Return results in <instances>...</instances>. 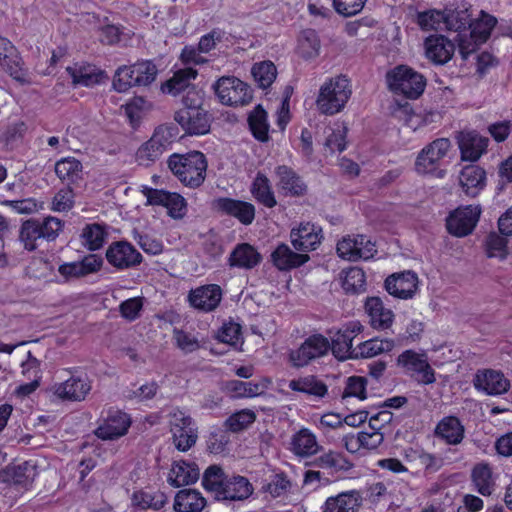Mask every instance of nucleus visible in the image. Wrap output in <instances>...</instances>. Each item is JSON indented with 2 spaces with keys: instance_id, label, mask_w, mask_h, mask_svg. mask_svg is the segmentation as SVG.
Segmentation results:
<instances>
[{
  "instance_id": "obj_1",
  "label": "nucleus",
  "mask_w": 512,
  "mask_h": 512,
  "mask_svg": "<svg viewBox=\"0 0 512 512\" xmlns=\"http://www.w3.org/2000/svg\"><path fill=\"white\" fill-rule=\"evenodd\" d=\"M167 163L173 175L186 187L198 188L203 184L208 164L202 152L174 153Z\"/></svg>"
},
{
  "instance_id": "obj_2",
  "label": "nucleus",
  "mask_w": 512,
  "mask_h": 512,
  "mask_svg": "<svg viewBox=\"0 0 512 512\" xmlns=\"http://www.w3.org/2000/svg\"><path fill=\"white\" fill-rule=\"evenodd\" d=\"M352 95V85L346 75H338L327 79L320 87L316 106L318 111L333 116L344 110Z\"/></svg>"
},
{
  "instance_id": "obj_3",
  "label": "nucleus",
  "mask_w": 512,
  "mask_h": 512,
  "mask_svg": "<svg viewBox=\"0 0 512 512\" xmlns=\"http://www.w3.org/2000/svg\"><path fill=\"white\" fill-rule=\"evenodd\" d=\"M388 88L396 95L408 99L420 97L426 87V78L408 65L400 64L386 74Z\"/></svg>"
},
{
  "instance_id": "obj_4",
  "label": "nucleus",
  "mask_w": 512,
  "mask_h": 512,
  "mask_svg": "<svg viewBox=\"0 0 512 512\" xmlns=\"http://www.w3.org/2000/svg\"><path fill=\"white\" fill-rule=\"evenodd\" d=\"M157 75V68L152 61H138L132 65L119 67L113 77V88L120 93L135 86L151 84Z\"/></svg>"
},
{
  "instance_id": "obj_5",
  "label": "nucleus",
  "mask_w": 512,
  "mask_h": 512,
  "mask_svg": "<svg viewBox=\"0 0 512 512\" xmlns=\"http://www.w3.org/2000/svg\"><path fill=\"white\" fill-rule=\"evenodd\" d=\"M396 365L402 372L421 385H430L436 381L435 370L428 361L425 352L407 349L396 358Z\"/></svg>"
},
{
  "instance_id": "obj_6",
  "label": "nucleus",
  "mask_w": 512,
  "mask_h": 512,
  "mask_svg": "<svg viewBox=\"0 0 512 512\" xmlns=\"http://www.w3.org/2000/svg\"><path fill=\"white\" fill-rule=\"evenodd\" d=\"M97 422L94 435L103 441H112L128 433L132 425V417L129 413L112 406L101 412Z\"/></svg>"
},
{
  "instance_id": "obj_7",
  "label": "nucleus",
  "mask_w": 512,
  "mask_h": 512,
  "mask_svg": "<svg viewBox=\"0 0 512 512\" xmlns=\"http://www.w3.org/2000/svg\"><path fill=\"white\" fill-rule=\"evenodd\" d=\"M330 349L329 338L321 333H313L305 338L299 347L289 351L288 361L294 368H303L314 360L328 355Z\"/></svg>"
},
{
  "instance_id": "obj_8",
  "label": "nucleus",
  "mask_w": 512,
  "mask_h": 512,
  "mask_svg": "<svg viewBox=\"0 0 512 512\" xmlns=\"http://www.w3.org/2000/svg\"><path fill=\"white\" fill-rule=\"evenodd\" d=\"M213 88L219 102L226 106H244L253 99L251 87L235 76L220 77L213 85Z\"/></svg>"
},
{
  "instance_id": "obj_9",
  "label": "nucleus",
  "mask_w": 512,
  "mask_h": 512,
  "mask_svg": "<svg viewBox=\"0 0 512 512\" xmlns=\"http://www.w3.org/2000/svg\"><path fill=\"white\" fill-rule=\"evenodd\" d=\"M451 143L447 138H438L425 146L418 154L415 169L419 174H429L443 178L445 171L441 169V160L446 156Z\"/></svg>"
},
{
  "instance_id": "obj_10",
  "label": "nucleus",
  "mask_w": 512,
  "mask_h": 512,
  "mask_svg": "<svg viewBox=\"0 0 512 512\" xmlns=\"http://www.w3.org/2000/svg\"><path fill=\"white\" fill-rule=\"evenodd\" d=\"M363 325L359 320L348 321L339 328L329 339L330 352L338 360L358 358L357 347H353L354 339L363 332Z\"/></svg>"
},
{
  "instance_id": "obj_11",
  "label": "nucleus",
  "mask_w": 512,
  "mask_h": 512,
  "mask_svg": "<svg viewBox=\"0 0 512 512\" xmlns=\"http://www.w3.org/2000/svg\"><path fill=\"white\" fill-rule=\"evenodd\" d=\"M170 431L176 449L182 452L194 446L198 438L193 419L180 408L174 409L170 415Z\"/></svg>"
},
{
  "instance_id": "obj_12",
  "label": "nucleus",
  "mask_w": 512,
  "mask_h": 512,
  "mask_svg": "<svg viewBox=\"0 0 512 512\" xmlns=\"http://www.w3.org/2000/svg\"><path fill=\"white\" fill-rule=\"evenodd\" d=\"M211 208L221 216L235 218L244 226L251 225L256 216V208L252 203L231 197L213 199Z\"/></svg>"
},
{
  "instance_id": "obj_13",
  "label": "nucleus",
  "mask_w": 512,
  "mask_h": 512,
  "mask_svg": "<svg viewBox=\"0 0 512 512\" xmlns=\"http://www.w3.org/2000/svg\"><path fill=\"white\" fill-rule=\"evenodd\" d=\"M481 215L480 206H461L449 213L446 229L455 237H465L473 232Z\"/></svg>"
},
{
  "instance_id": "obj_14",
  "label": "nucleus",
  "mask_w": 512,
  "mask_h": 512,
  "mask_svg": "<svg viewBox=\"0 0 512 512\" xmlns=\"http://www.w3.org/2000/svg\"><path fill=\"white\" fill-rule=\"evenodd\" d=\"M105 256L107 262L118 271L137 267L143 261L141 253L126 240L112 242Z\"/></svg>"
},
{
  "instance_id": "obj_15",
  "label": "nucleus",
  "mask_w": 512,
  "mask_h": 512,
  "mask_svg": "<svg viewBox=\"0 0 512 512\" xmlns=\"http://www.w3.org/2000/svg\"><path fill=\"white\" fill-rule=\"evenodd\" d=\"M144 195L148 204L165 207L167 214L173 219H182L186 215L187 202L182 195L176 192L145 187Z\"/></svg>"
},
{
  "instance_id": "obj_16",
  "label": "nucleus",
  "mask_w": 512,
  "mask_h": 512,
  "mask_svg": "<svg viewBox=\"0 0 512 512\" xmlns=\"http://www.w3.org/2000/svg\"><path fill=\"white\" fill-rule=\"evenodd\" d=\"M339 257L349 261L368 260L376 252L375 244L366 236L343 237L336 246Z\"/></svg>"
},
{
  "instance_id": "obj_17",
  "label": "nucleus",
  "mask_w": 512,
  "mask_h": 512,
  "mask_svg": "<svg viewBox=\"0 0 512 512\" xmlns=\"http://www.w3.org/2000/svg\"><path fill=\"white\" fill-rule=\"evenodd\" d=\"M473 384L476 390L489 396H499L507 393L511 383L503 372L494 369H480L476 372Z\"/></svg>"
},
{
  "instance_id": "obj_18",
  "label": "nucleus",
  "mask_w": 512,
  "mask_h": 512,
  "mask_svg": "<svg viewBox=\"0 0 512 512\" xmlns=\"http://www.w3.org/2000/svg\"><path fill=\"white\" fill-rule=\"evenodd\" d=\"M274 172L278 190L283 196L299 198L307 194V184L292 167L285 164L278 165Z\"/></svg>"
},
{
  "instance_id": "obj_19",
  "label": "nucleus",
  "mask_w": 512,
  "mask_h": 512,
  "mask_svg": "<svg viewBox=\"0 0 512 512\" xmlns=\"http://www.w3.org/2000/svg\"><path fill=\"white\" fill-rule=\"evenodd\" d=\"M174 120L189 135H204L210 131V115L205 109H179Z\"/></svg>"
},
{
  "instance_id": "obj_20",
  "label": "nucleus",
  "mask_w": 512,
  "mask_h": 512,
  "mask_svg": "<svg viewBox=\"0 0 512 512\" xmlns=\"http://www.w3.org/2000/svg\"><path fill=\"white\" fill-rule=\"evenodd\" d=\"M418 276L414 271H403L388 276L385 280V289L393 297L411 299L418 290Z\"/></svg>"
},
{
  "instance_id": "obj_21",
  "label": "nucleus",
  "mask_w": 512,
  "mask_h": 512,
  "mask_svg": "<svg viewBox=\"0 0 512 512\" xmlns=\"http://www.w3.org/2000/svg\"><path fill=\"white\" fill-rule=\"evenodd\" d=\"M222 296V289L218 284H205L190 290L188 302L196 310L212 312L219 306Z\"/></svg>"
},
{
  "instance_id": "obj_22",
  "label": "nucleus",
  "mask_w": 512,
  "mask_h": 512,
  "mask_svg": "<svg viewBox=\"0 0 512 512\" xmlns=\"http://www.w3.org/2000/svg\"><path fill=\"white\" fill-rule=\"evenodd\" d=\"M0 65L16 81L28 83V72L22 67V59L14 45L0 36Z\"/></svg>"
},
{
  "instance_id": "obj_23",
  "label": "nucleus",
  "mask_w": 512,
  "mask_h": 512,
  "mask_svg": "<svg viewBox=\"0 0 512 512\" xmlns=\"http://www.w3.org/2000/svg\"><path fill=\"white\" fill-rule=\"evenodd\" d=\"M74 86L93 87L107 78L104 70L85 61L77 62L66 68Z\"/></svg>"
},
{
  "instance_id": "obj_24",
  "label": "nucleus",
  "mask_w": 512,
  "mask_h": 512,
  "mask_svg": "<svg viewBox=\"0 0 512 512\" xmlns=\"http://www.w3.org/2000/svg\"><path fill=\"white\" fill-rule=\"evenodd\" d=\"M91 390V382L86 374L71 375L70 378L55 386L54 393L62 400L83 401Z\"/></svg>"
},
{
  "instance_id": "obj_25",
  "label": "nucleus",
  "mask_w": 512,
  "mask_h": 512,
  "mask_svg": "<svg viewBox=\"0 0 512 512\" xmlns=\"http://www.w3.org/2000/svg\"><path fill=\"white\" fill-rule=\"evenodd\" d=\"M314 464L336 479L344 478L354 467V464L344 453L334 450L319 455Z\"/></svg>"
},
{
  "instance_id": "obj_26",
  "label": "nucleus",
  "mask_w": 512,
  "mask_h": 512,
  "mask_svg": "<svg viewBox=\"0 0 512 512\" xmlns=\"http://www.w3.org/2000/svg\"><path fill=\"white\" fill-rule=\"evenodd\" d=\"M364 309L373 329L384 331L392 327L395 315L391 309L385 307L380 297H367Z\"/></svg>"
},
{
  "instance_id": "obj_27",
  "label": "nucleus",
  "mask_w": 512,
  "mask_h": 512,
  "mask_svg": "<svg viewBox=\"0 0 512 512\" xmlns=\"http://www.w3.org/2000/svg\"><path fill=\"white\" fill-rule=\"evenodd\" d=\"M458 145L463 161L476 162L486 153L489 139L472 130L460 134Z\"/></svg>"
},
{
  "instance_id": "obj_28",
  "label": "nucleus",
  "mask_w": 512,
  "mask_h": 512,
  "mask_svg": "<svg viewBox=\"0 0 512 512\" xmlns=\"http://www.w3.org/2000/svg\"><path fill=\"white\" fill-rule=\"evenodd\" d=\"M425 56L436 65L448 63L454 55L455 45L443 35H431L425 39Z\"/></svg>"
},
{
  "instance_id": "obj_29",
  "label": "nucleus",
  "mask_w": 512,
  "mask_h": 512,
  "mask_svg": "<svg viewBox=\"0 0 512 512\" xmlns=\"http://www.w3.org/2000/svg\"><path fill=\"white\" fill-rule=\"evenodd\" d=\"M290 238L296 250L303 252L313 251L321 243V229L309 222L301 223L298 228L291 230Z\"/></svg>"
},
{
  "instance_id": "obj_30",
  "label": "nucleus",
  "mask_w": 512,
  "mask_h": 512,
  "mask_svg": "<svg viewBox=\"0 0 512 512\" xmlns=\"http://www.w3.org/2000/svg\"><path fill=\"white\" fill-rule=\"evenodd\" d=\"M436 438L447 445H459L465 437V427L457 416H444L434 429Z\"/></svg>"
},
{
  "instance_id": "obj_31",
  "label": "nucleus",
  "mask_w": 512,
  "mask_h": 512,
  "mask_svg": "<svg viewBox=\"0 0 512 512\" xmlns=\"http://www.w3.org/2000/svg\"><path fill=\"white\" fill-rule=\"evenodd\" d=\"M459 181L467 196L476 197L486 186V171L478 165H467L461 170Z\"/></svg>"
},
{
  "instance_id": "obj_32",
  "label": "nucleus",
  "mask_w": 512,
  "mask_h": 512,
  "mask_svg": "<svg viewBox=\"0 0 512 512\" xmlns=\"http://www.w3.org/2000/svg\"><path fill=\"white\" fill-rule=\"evenodd\" d=\"M200 476V469L193 461H174L168 474V482L173 487H182L195 483Z\"/></svg>"
},
{
  "instance_id": "obj_33",
  "label": "nucleus",
  "mask_w": 512,
  "mask_h": 512,
  "mask_svg": "<svg viewBox=\"0 0 512 512\" xmlns=\"http://www.w3.org/2000/svg\"><path fill=\"white\" fill-rule=\"evenodd\" d=\"M362 503V497L355 490L341 492L326 499L322 512H357Z\"/></svg>"
},
{
  "instance_id": "obj_34",
  "label": "nucleus",
  "mask_w": 512,
  "mask_h": 512,
  "mask_svg": "<svg viewBox=\"0 0 512 512\" xmlns=\"http://www.w3.org/2000/svg\"><path fill=\"white\" fill-rule=\"evenodd\" d=\"M309 256L303 253H296L285 244H279L271 253L273 265L280 271H289L298 268L309 261Z\"/></svg>"
},
{
  "instance_id": "obj_35",
  "label": "nucleus",
  "mask_w": 512,
  "mask_h": 512,
  "mask_svg": "<svg viewBox=\"0 0 512 512\" xmlns=\"http://www.w3.org/2000/svg\"><path fill=\"white\" fill-rule=\"evenodd\" d=\"M250 193L258 204L268 209H272L277 205V199L271 181L268 176L261 171H258L252 180Z\"/></svg>"
},
{
  "instance_id": "obj_36",
  "label": "nucleus",
  "mask_w": 512,
  "mask_h": 512,
  "mask_svg": "<svg viewBox=\"0 0 512 512\" xmlns=\"http://www.w3.org/2000/svg\"><path fill=\"white\" fill-rule=\"evenodd\" d=\"M253 490L252 484L246 477L240 475L228 476L217 499L229 501L245 500L253 493Z\"/></svg>"
},
{
  "instance_id": "obj_37",
  "label": "nucleus",
  "mask_w": 512,
  "mask_h": 512,
  "mask_svg": "<svg viewBox=\"0 0 512 512\" xmlns=\"http://www.w3.org/2000/svg\"><path fill=\"white\" fill-rule=\"evenodd\" d=\"M261 254L249 243H240L232 250L228 262L231 267L252 269L260 264Z\"/></svg>"
},
{
  "instance_id": "obj_38",
  "label": "nucleus",
  "mask_w": 512,
  "mask_h": 512,
  "mask_svg": "<svg viewBox=\"0 0 512 512\" xmlns=\"http://www.w3.org/2000/svg\"><path fill=\"white\" fill-rule=\"evenodd\" d=\"M320 449L316 435L308 428H301L291 439V451L300 457L316 454Z\"/></svg>"
},
{
  "instance_id": "obj_39",
  "label": "nucleus",
  "mask_w": 512,
  "mask_h": 512,
  "mask_svg": "<svg viewBox=\"0 0 512 512\" xmlns=\"http://www.w3.org/2000/svg\"><path fill=\"white\" fill-rule=\"evenodd\" d=\"M248 126L252 136L261 143L270 140L268 113L262 105L258 104L248 115Z\"/></svg>"
},
{
  "instance_id": "obj_40",
  "label": "nucleus",
  "mask_w": 512,
  "mask_h": 512,
  "mask_svg": "<svg viewBox=\"0 0 512 512\" xmlns=\"http://www.w3.org/2000/svg\"><path fill=\"white\" fill-rule=\"evenodd\" d=\"M473 489L482 496H490L494 491L492 468L488 463H477L471 471Z\"/></svg>"
},
{
  "instance_id": "obj_41",
  "label": "nucleus",
  "mask_w": 512,
  "mask_h": 512,
  "mask_svg": "<svg viewBox=\"0 0 512 512\" xmlns=\"http://www.w3.org/2000/svg\"><path fill=\"white\" fill-rule=\"evenodd\" d=\"M393 419V414L390 411L382 410L369 416L367 411H358L357 413L347 415L345 422L348 425L355 426L368 420V424L371 430L380 431L387 425L390 424Z\"/></svg>"
},
{
  "instance_id": "obj_42",
  "label": "nucleus",
  "mask_w": 512,
  "mask_h": 512,
  "mask_svg": "<svg viewBox=\"0 0 512 512\" xmlns=\"http://www.w3.org/2000/svg\"><path fill=\"white\" fill-rule=\"evenodd\" d=\"M205 505L206 499L195 489H182L174 499L176 512H202Z\"/></svg>"
},
{
  "instance_id": "obj_43",
  "label": "nucleus",
  "mask_w": 512,
  "mask_h": 512,
  "mask_svg": "<svg viewBox=\"0 0 512 512\" xmlns=\"http://www.w3.org/2000/svg\"><path fill=\"white\" fill-rule=\"evenodd\" d=\"M166 495L161 491L135 490L131 495L132 506L138 510H160L166 504Z\"/></svg>"
},
{
  "instance_id": "obj_44",
  "label": "nucleus",
  "mask_w": 512,
  "mask_h": 512,
  "mask_svg": "<svg viewBox=\"0 0 512 512\" xmlns=\"http://www.w3.org/2000/svg\"><path fill=\"white\" fill-rule=\"evenodd\" d=\"M198 72L192 67H184L174 72L173 76L162 85L164 93L177 96L191 88L190 81L196 79Z\"/></svg>"
},
{
  "instance_id": "obj_45",
  "label": "nucleus",
  "mask_w": 512,
  "mask_h": 512,
  "mask_svg": "<svg viewBox=\"0 0 512 512\" xmlns=\"http://www.w3.org/2000/svg\"><path fill=\"white\" fill-rule=\"evenodd\" d=\"M164 129L159 127L152 137L138 150V157L148 161H155L166 150L169 141L163 136Z\"/></svg>"
},
{
  "instance_id": "obj_46",
  "label": "nucleus",
  "mask_w": 512,
  "mask_h": 512,
  "mask_svg": "<svg viewBox=\"0 0 512 512\" xmlns=\"http://www.w3.org/2000/svg\"><path fill=\"white\" fill-rule=\"evenodd\" d=\"M288 387L292 391L305 393L316 397H324L328 392L326 384L321 380H318L313 375L292 379L289 382Z\"/></svg>"
},
{
  "instance_id": "obj_47",
  "label": "nucleus",
  "mask_w": 512,
  "mask_h": 512,
  "mask_svg": "<svg viewBox=\"0 0 512 512\" xmlns=\"http://www.w3.org/2000/svg\"><path fill=\"white\" fill-rule=\"evenodd\" d=\"M107 236L108 231L106 225L100 223L87 224L81 233L82 242L89 251L101 249Z\"/></svg>"
},
{
  "instance_id": "obj_48",
  "label": "nucleus",
  "mask_w": 512,
  "mask_h": 512,
  "mask_svg": "<svg viewBox=\"0 0 512 512\" xmlns=\"http://www.w3.org/2000/svg\"><path fill=\"white\" fill-rule=\"evenodd\" d=\"M395 341L391 338L374 337L357 345V356L372 358L382 353L392 351Z\"/></svg>"
},
{
  "instance_id": "obj_49",
  "label": "nucleus",
  "mask_w": 512,
  "mask_h": 512,
  "mask_svg": "<svg viewBox=\"0 0 512 512\" xmlns=\"http://www.w3.org/2000/svg\"><path fill=\"white\" fill-rule=\"evenodd\" d=\"M82 172V164L74 157L63 158L56 162L55 173L62 182L68 185L75 183Z\"/></svg>"
},
{
  "instance_id": "obj_50",
  "label": "nucleus",
  "mask_w": 512,
  "mask_h": 512,
  "mask_svg": "<svg viewBox=\"0 0 512 512\" xmlns=\"http://www.w3.org/2000/svg\"><path fill=\"white\" fill-rule=\"evenodd\" d=\"M251 73L258 87L265 90L274 83L277 77V68L272 61L266 60L255 63Z\"/></svg>"
},
{
  "instance_id": "obj_51",
  "label": "nucleus",
  "mask_w": 512,
  "mask_h": 512,
  "mask_svg": "<svg viewBox=\"0 0 512 512\" xmlns=\"http://www.w3.org/2000/svg\"><path fill=\"white\" fill-rule=\"evenodd\" d=\"M227 477L220 466L211 465L203 473L202 486L207 492L213 493L217 499Z\"/></svg>"
},
{
  "instance_id": "obj_52",
  "label": "nucleus",
  "mask_w": 512,
  "mask_h": 512,
  "mask_svg": "<svg viewBox=\"0 0 512 512\" xmlns=\"http://www.w3.org/2000/svg\"><path fill=\"white\" fill-rule=\"evenodd\" d=\"M472 18L468 10H452L444 13V25L447 30L458 32L457 35L466 34L472 26Z\"/></svg>"
},
{
  "instance_id": "obj_53",
  "label": "nucleus",
  "mask_w": 512,
  "mask_h": 512,
  "mask_svg": "<svg viewBox=\"0 0 512 512\" xmlns=\"http://www.w3.org/2000/svg\"><path fill=\"white\" fill-rule=\"evenodd\" d=\"M485 251L489 258L506 259L509 254L507 236L496 232L489 233L485 240Z\"/></svg>"
},
{
  "instance_id": "obj_54",
  "label": "nucleus",
  "mask_w": 512,
  "mask_h": 512,
  "mask_svg": "<svg viewBox=\"0 0 512 512\" xmlns=\"http://www.w3.org/2000/svg\"><path fill=\"white\" fill-rule=\"evenodd\" d=\"M256 420V414L250 409H241L232 413L224 422L225 428L232 432L238 433L248 428Z\"/></svg>"
},
{
  "instance_id": "obj_55",
  "label": "nucleus",
  "mask_w": 512,
  "mask_h": 512,
  "mask_svg": "<svg viewBox=\"0 0 512 512\" xmlns=\"http://www.w3.org/2000/svg\"><path fill=\"white\" fill-rule=\"evenodd\" d=\"M365 286L366 276L363 269L352 267L345 271V275L342 280V287L346 293H361L365 290Z\"/></svg>"
},
{
  "instance_id": "obj_56",
  "label": "nucleus",
  "mask_w": 512,
  "mask_h": 512,
  "mask_svg": "<svg viewBox=\"0 0 512 512\" xmlns=\"http://www.w3.org/2000/svg\"><path fill=\"white\" fill-rule=\"evenodd\" d=\"M62 227V222L54 217H48L42 223L34 220V241L36 238L54 240Z\"/></svg>"
},
{
  "instance_id": "obj_57",
  "label": "nucleus",
  "mask_w": 512,
  "mask_h": 512,
  "mask_svg": "<svg viewBox=\"0 0 512 512\" xmlns=\"http://www.w3.org/2000/svg\"><path fill=\"white\" fill-rule=\"evenodd\" d=\"M226 390L234 398H252L260 394V385L254 382L230 380L226 383Z\"/></svg>"
},
{
  "instance_id": "obj_58",
  "label": "nucleus",
  "mask_w": 512,
  "mask_h": 512,
  "mask_svg": "<svg viewBox=\"0 0 512 512\" xmlns=\"http://www.w3.org/2000/svg\"><path fill=\"white\" fill-rule=\"evenodd\" d=\"M217 339L233 347L243 344L242 328L238 323L229 321L219 329Z\"/></svg>"
},
{
  "instance_id": "obj_59",
  "label": "nucleus",
  "mask_w": 512,
  "mask_h": 512,
  "mask_svg": "<svg viewBox=\"0 0 512 512\" xmlns=\"http://www.w3.org/2000/svg\"><path fill=\"white\" fill-rule=\"evenodd\" d=\"M417 24L424 31L438 30L444 24V12L435 9L419 12Z\"/></svg>"
},
{
  "instance_id": "obj_60",
  "label": "nucleus",
  "mask_w": 512,
  "mask_h": 512,
  "mask_svg": "<svg viewBox=\"0 0 512 512\" xmlns=\"http://www.w3.org/2000/svg\"><path fill=\"white\" fill-rule=\"evenodd\" d=\"M173 340L175 346L184 354L193 353L200 348L198 339L183 329L175 328L173 330Z\"/></svg>"
},
{
  "instance_id": "obj_61",
  "label": "nucleus",
  "mask_w": 512,
  "mask_h": 512,
  "mask_svg": "<svg viewBox=\"0 0 512 512\" xmlns=\"http://www.w3.org/2000/svg\"><path fill=\"white\" fill-rule=\"evenodd\" d=\"M367 380L361 376H351L347 380L346 387L344 389L342 399L346 400L350 397H356L359 400H365L367 398Z\"/></svg>"
},
{
  "instance_id": "obj_62",
  "label": "nucleus",
  "mask_w": 512,
  "mask_h": 512,
  "mask_svg": "<svg viewBox=\"0 0 512 512\" xmlns=\"http://www.w3.org/2000/svg\"><path fill=\"white\" fill-rule=\"evenodd\" d=\"M143 309V299L133 297L122 301L119 305V313L122 318L132 322L139 318Z\"/></svg>"
},
{
  "instance_id": "obj_63",
  "label": "nucleus",
  "mask_w": 512,
  "mask_h": 512,
  "mask_svg": "<svg viewBox=\"0 0 512 512\" xmlns=\"http://www.w3.org/2000/svg\"><path fill=\"white\" fill-rule=\"evenodd\" d=\"M226 32L220 28H213L210 32L202 35L198 42V51L209 53L215 49L217 43L224 40Z\"/></svg>"
},
{
  "instance_id": "obj_64",
  "label": "nucleus",
  "mask_w": 512,
  "mask_h": 512,
  "mask_svg": "<svg viewBox=\"0 0 512 512\" xmlns=\"http://www.w3.org/2000/svg\"><path fill=\"white\" fill-rule=\"evenodd\" d=\"M366 2L367 0H333V7L338 14L351 17L361 12Z\"/></svg>"
}]
</instances>
